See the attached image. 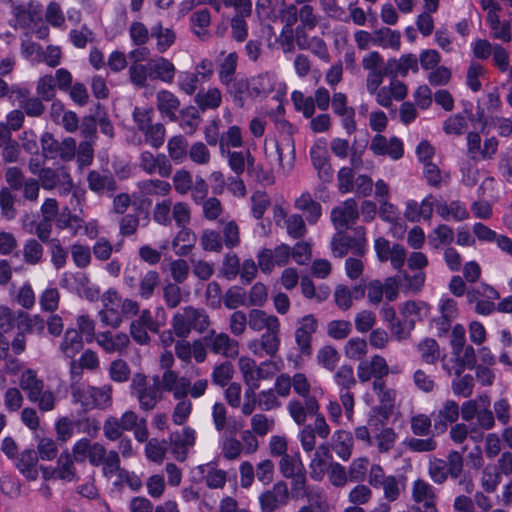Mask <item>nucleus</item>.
Instances as JSON below:
<instances>
[{"label": "nucleus", "instance_id": "obj_29", "mask_svg": "<svg viewBox=\"0 0 512 512\" xmlns=\"http://www.w3.org/2000/svg\"><path fill=\"white\" fill-rule=\"evenodd\" d=\"M74 455L62 452L57 459V473L60 480L70 482L74 480L76 471L74 467Z\"/></svg>", "mask_w": 512, "mask_h": 512}, {"label": "nucleus", "instance_id": "obj_62", "mask_svg": "<svg viewBox=\"0 0 512 512\" xmlns=\"http://www.w3.org/2000/svg\"><path fill=\"white\" fill-rule=\"evenodd\" d=\"M55 430L58 440L67 441L72 437L74 431H77L76 421H73L72 418H58L55 423Z\"/></svg>", "mask_w": 512, "mask_h": 512}, {"label": "nucleus", "instance_id": "obj_7", "mask_svg": "<svg viewBox=\"0 0 512 512\" xmlns=\"http://www.w3.org/2000/svg\"><path fill=\"white\" fill-rule=\"evenodd\" d=\"M295 330V342L303 356L312 354V336L318 329V320L313 314L304 315Z\"/></svg>", "mask_w": 512, "mask_h": 512}, {"label": "nucleus", "instance_id": "obj_63", "mask_svg": "<svg viewBox=\"0 0 512 512\" xmlns=\"http://www.w3.org/2000/svg\"><path fill=\"white\" fill-rule=\"evenodd\" d=\"M49 247L51 250V262L56 269H61L66 264L67 251L61 245V242L57 238H53L49 241Z\"/></svg>", "mask_w": 512, "mask_h": 512}, {"label": "nucleus", "instance_id": "obj_35", "mask_svg": "<svg viewBox=\"0 0 512 512\" xmlns=\"http://www.w3.org/2000/svg\"><path fill=\"white\" fill-rule=\"evenodd\" d=\"M291 100L296 111L302 112L305 118H311L315 112V102L312 97H305L301 91L294 90Z\"/></svg>", "mask_w": 512, "mask_h": 512}, {"label": "nucleus", "instance_id": "obj_64", "mask_svg": "<svg viewBox=\"0 0 512 512\" xmlns=\"http://www.w3.org/2000/svg\"><path fill=\"white\" fill-rule=\"evenodd\" d=\"M467 126L465 117L460 113L448 117L443 125V130L449 135H461Z\"/></svg>", "mask_w": 512, "mask_h": 512}, {"label": "nucleus", "instance_id": "obj_28", "mask_svg": "<svg viewBox=\"0 0 512 512\" xmlns=\"http://www.w3.org/2000/svg\"><path fill=\"white\" fill-rule=\"evenodd\" d=\"M238 65V55L236 52H230L218 67V79L221 84L235 78Z\"/></svg>", "mask_w": 512, "mask_h": 512}, {"label": "nucleus", "instance_id": "obj_24", "mask_svg": "<svg viewBox=\"0 0 512 512\" xmlns=\"http://www.w3.org/2000/svg\"><path fill=\"white\" fill-rule=\"evenodd\" d=\"M490 400L488 396H480L478 402L469 400L462 404L460 416H493L489 409Z\"/></svg>", "mask_w": 512, "mask_h": 512}, {"label": "nucleus", "instance_id": "obj_19", "mask_svg": "<svg viewBox=\"0 0 512 512\" xmlns=\"http://www.w3.org/2000/svg\"><path fill=\"white\" fill-rule=\"evenodd\" d=\"M181 229L172 241L173 250L178 256H187L193 249L196 236L194 232L187 227Z\"/></svg>", "mask_w": 512, "mask_h": 512}, {"label": "nucleus", "instance_id": "obj_49", "mask_svg": "<svg viewBox=\"0 0 512 512\" xmlns=\"http://www.w3.org/2000/svg\"><path fill=\"white\" fill-rule=\"evenodd\" d=\"M243 144L242 133L239 126H230L225 134L220 138V149L224 152L225 147L239 148Z\"/></svg>", "mask_w": 512, "mask_h": 512}, {"label": "nucleus", "instance_id": "obj_45", "mask_svg": "<svg viewBox=\"0 0 512 512\" xmlns=\"http://www.w3.org/2000/svg\"><path fill=\"white\" fill-rule=\"evenodd\" d=\"M304 467L300 461L299 454L292 456L284 454L279 462V469L283 477L290 478L297 473L298 469L302 470Z\"/></svg>", "mask_w": 512, "mask_h": 512}, {"label": "nucleus", "instance_id": "obj_50", "mask_svg": "<svg viewBox=\"0 0 512 512\" xmlns=\"http://www.w3.org/2000/svg\"><path fill=\"white\" fill-rule=\"evenodd\" d=\"M42 157L45 159H56L59 155L60 142L54 138L52 133L45 132L41 136Z\"/></svg>", "mask_w": 512, "mask_h": 512}, {"label": "nucleus", "instance_id": "obj_8", "mask_svg": "<svg viewBox=\"0 0 512 512\" xmlns=\"http://www.w3.org/2000/svg\"><path fill=\"white\" fill-rule=\"evenodd\" d=\"M289 500V490L286 482L278 481L271 489L263 491L259 496L261 512H275L286 505Z\"/></svg>", "mask_w": 512, "mask_h": 512}, {"label": "nucleus", "instance_id": "obj_13", "mask_svg": "<svg viewBox=\"0 0 512 512\" xmlns=\"http://www.w3.org/2000/svg\"><path fill=\"white\" fill-rule=\"evenodd\" d=\"M222 85L233 99L234 104L242 108L245 98L249 97V79L246 76H236Z\"/></svg>", "mask_w": 512, "mask_h": 512}, {"label": "nucleus", "instance_id": "obj_36", "mask_svg": "<svg viewBox=\"0 0 512 512\" xmlns=\"http://www.w3.org/2000/svg\"><path fill=\"white\" fill-rule=\"evenodd\" d=\"M160 283L159 273L155 270H149L139 283V295L142 299L148 300L152 297L155 288Z\"/></svg>", "mask_w": 512, "mask_h": 512}, {"label": "nucleus", "instance_id": "obj_2", "mask_svg": "<svg viewBox=\"0 0 512 512\" xmlns=\"http://www.w3.org/2000/svg\"><path fill=\"white\" fill-rule=\"evenodd\" d=\"M292 388L301 398H293L288 403L290 416H322L319 413L317 398L311 393V384L304 373H295L292 377Z\"/></svg>", "mask_w": 512, "mask_h": 512}, {"label": "nucleus", "instance_id": "obj_60", "mask_svg": "<svg viewBox=\"0 0 512 512\" xmlns=\"http://www.w3.org/2000/svg\"><path fill=\"white\" fill-rule=\"evenodd\" d=\"M12 14L15 18V23H13V21L11 20L9 22V25L11 27H14L16 28L17 25L20 26L21 28H27L30 26V24L32 23L33 21V15L32 13L30 12L29 9H27L24 5L22 4H19V5H13L12 7Z\"/></svg>", "mask_w": 512, "mask_h": 512}, {"label": "nucleus", "instance_id": "obj_59", "mask_svg": "<svg viewBox=\"0 0 512 512\" xmlns=\"http://www.w3.org/2000/svg\"><path fill=\"white\" fill-rule=\"evenodd\" d=\"M388 328L391 331L392 337L398 341L404 340L409 337L410 331L414 328V321L407 320L406 318L397 319Z\"/></svg>", "mask_w": 512, "mask_h": 512}, {"label": "nucleus", "instance_id": "obj_11", "mask_svg": "<svg viewBox=\"0 0 512 512\" xmlns=\"http://www.w3.org/2000/svg\"><path fill=\"white\" fill-rule=\"evenodd\" d=\"M149 78L152 80H161L165 83H172L175 76L174 64L164 57H158L148 62Z\"/></svg>", "mask_w": 512, "mask_h": 512}, {"label": "nucleus", "instance_id": "obj_53", "mask_svg": "<svg viewBox=\"0 0 512 512\" xmlns=\"http://www.w3.org/2000/svg\"><path fill=\"white\" fill-rule=\"evenodd\" d=\"M352 240V236L339 232L331 241L333 255L339 258L344 257L351 248Z\"/></svg>", "mask_w": 512, "mask_h": 512}, {"label": "nucleus", "instance_id": "obj_30", "mask_svg": "<svg viewBox=\"0 0 512 512\" xmlns=\"http://www.w3.org/2000/svg\"><path fill=\"white\" fill-rule=\"evenodd\" d=\"M200 122L199 111L194 106L180 110V126L186 134L192 135Z\"/></svg>", "mask_w": 512, "mask_h": 512}, {"label": "nucleus", "instance_id": "obj_4", "mask_svg": "<svg viewBox=\"0 0 512 512\" xmlns=\"http://www.w3.org/2000/svg\"><path fill=\"white\" fill-rule=\"evenodd\" d=\"M20 387L26 392L30 402L37 404L42 412L51 411L55 406V395L44 389V382L33 369H26L20 377Z\"/></svg>", "mask_w": 512, "mask_h": 512}, {"label": "nucleus", "instance_id": "obj_31", "mask_svg": "<svg viewBox=\"0 0 512 512\" xmlns=\"http://www.w3.org/2000/svg\"><path fill=\"white\" fill-rule=\"evenodd\" d=\"M453 239V230L446 224H439L433 232L429 234V244L436 249H438L440 245H450Z\"/></svg>", "mask_w": 512, "mask_h": 512}, {"label": "nucleus", "instance_id": "obj_34", "mask_svg": "<svg viewBox=\"0 0 512 512\" xmlns=\"http://www.w3.org/2000/svg\"><path fill=\"white\" fill-rule=\"evenodd\" d=\"M190 19L194 28L193 31L198 37L203 38L208 35L207 27L211 22V14L207 8L195 11Z\"/></svg>", "mask_w": 512, "mask_h": 512}, {"label": "nucleus", "instance_id": "obj_12", "mask_svg": "<svg viewBox=\"0 0 512 512\" xmlns=\"http://www.w3.org/2000/svg\"><path fill=\"white\" fill-rule=\"evenodd\" d=\"M38 459V454L34 449H25L13 461L16 468L26 479L36 480L38 477L36 469Z\"/></svg>", "mask_w": 512, "mask_h": 512}, {"label": "nucleus", "instance_id": "obj_38", "mask_svg": "<svg viewBox=\"0 0 512 512\" xmlns=\"http://www.w3.org/2000/svg\"><path fill=\"white\" fill-rule=\"evenodd\" d=\"M124 430H129V421L107 418L103 425L104 435L110 441L119 439Z\"/></svg>", "mask_w": 512, "mask_h": 512}, {"label": "nucleus", "instance_id": "obj_56", "mask_svg": "<svg viewBox=\"0 0 512 512\" xmlns=\"http://www.w3.org/2000/svg\"><path fill=\"white\" fill-rule=\"evenodd\" d=\"M149 77V66L133 63L129 67V78L133 85L143 88L147 85V78Z\"/></svg>", "mask_w": 512, "mask_h": 512}, {"label": "nucleus", "instance_id": "obj_21", "mask_svg": "<svg viewBox=\"0 0 512 512\" xmlns=\"http://www.w3.org/2000/svg\"><path fill=\"white\" fill-rule=\"evenodd\" d=\"M83 348V336L74 328H68L61 343V350L68 358H73Z\"/></svg>", "mask_w": 512, "mask_h": 512}, {"label": "nucleus", "instance_id": "obj_48", "mask_svg": "<svg viewBox=\"0 0 512 512\" xmlns=\"http://www.w3.org/2000/svg\"><path fill=\"white\" fill-rule=\"evenodd\" d=\"M344 352L349 359L360 360L367 352V342L363 338H351L345 345Z\"/></svg>", "mask_w": 512, "mask_h": 512}, {"label": "nucleus", "instance_id": "obj_61", "mask_svg": "<svg viewBox=\"0 0 512 512\" xmlns=\"http://www.w3.org/2000/svg\"><path fill=\"white\" fill-rule=\"evenodd\" d=\"M201 245L205 251L220 252L222 250L221 234L214 230H205L201 236Z\"/></svg>", "mask_w": 512, "mask_h": 512}, {"label": "nucleus", "instance_id": "obj_18", "mask_svg": "<svg viewBox=\"0 0 512 512\" xmlns=\"http://www.w3.org/2000/svg\"><path fill=\"white\" fill-rule=\"evenodd\" d=\"M178 98L170 91L161 90L157 93L158 110L170 121H176V111L179 109Z\"/></svg>", "mask_w": 512, "mask_h": 512}, {"label": "nucleus", "instance_id": "obj_23", "mask_svg": "<svg viewBox=\"0 0 512 512\" xmlns=\"http://www.w3.org/2000/svg\"><path fill=\"white\" fill-rule=\"evenodd\" d=\"M151 37L157 40V50L160 53L166 52L176 40L175 32L170 28H163L160 21L152 26Z\"/></svg>", "mask_w": 512, "mask_h": 512}, {"label": "nucleus", "instance_id": "obj_42", "mask_svg": "<svg viewBox=\"0 0 512 512\" xmlns=\"http://www.w3.org/2000/svg\"><path fill=\"white\" fill-rule=\"evenodd\" d=\"M172 181L175 191L180 195H186L192 189V175L185 169L177 170L173 175Z\"/></svg>", "mask_w": 512, "mask_h": 512}, {"label": "nucleus", "instance_id": "obj_39", "mask_svg": "<svg viewBox=\"0 0 512 512\" xmlns=\"http://www.w3.org/2000/svg\"><path fill=\"white\" fill-rule=\"evenodd\" d=\"M165 132L166 130L162 123L152 124L143 131L146 143L155 149L160 148L164 144Z\"/></svg>", "mask_w": 512, "mask_h": 512}, {"label": "nucleus", "instance_id": "obj_47", "mask_svg": "<svg viewBox=\"0 0 512 512\" xmlns=\"http://www.w3.org/2000/svg\"><path fill=\"white\" fill-rule=\"evenodd\" d=\"M199 71L181 72L178 76V85L187 95H193L200 84Z\"/></svg>", "mask_w": 512, "mask_h": 512}, {"label": "nucleus", "instance_id": "obj_54", "mask_svg": "<svg viewBox=\"0 0 512 512\" xmlns=\"http://www.w3.org/2000/svg\"><path fill=\"white\" fill-rule=\"evenodd\" d=\"M233 376V365L226 361L217 365L212 372V381L214 384L221 387L228 385L229 381Z\"/></svg>", "mask_w": 512, "mask_h": 512}, {"label": "nucleus", "instance_id": "obj_33", "mask_svg": "<svg viewBox=\"0 0 512 512\" xmlns=\"http://www.w3.org/2000/svg\"><path fill=\"white\" fill-rule=\"evenodd\" d=\"M418 351L422 360L427 364H435L440 357L437 341L433 338H425L418 344Z\"/></svg>", "mask_w": 512, "mask_h": 512}, {"label": "nucleus", "instance_id": "obj_6", "mask_svg": "<svg viewBox=\"0 0 512 512\" xmlns=\"http://www.w3.org/2000/svg\"><path fill=\"white\" fill-rule=\"evenodd\" d=\"M428 470L430 478L436 484L444 483L448 476L457 479L463 471V457L460 452L452 450L447 461L440 458L430 461Z\"/></svg>", "mask_w": 512, "mask_h": 512}, {"label": "nucleus", "instance_id": "obj_43", "mask_svg": "<svg viewBox=\"0 0 512 512\" xmlns=\"http://www.w3.org/2000/svg\"><path fill=\"white\" fill-rule=\"evenodd\" d=\"M352 325L347 320H332L327 325V334L335 340H343L349 336Z\"/></svg>", "mask_w": 512, "mask_h": 512}, {"label": "nucleus", "instance_id": "obj_14", "mask_svg": "<svg viewBox=\"0 0 512 512\" xmlns=\"http://www.w3.org/2000/svg\"><path fill=\"white\" fill-rule=\"evenodd\" d=\"M243 379L248 386L244 394V403L242 405V413L244 416H249L256 406V393L255 390L259 388L258 368L255 367L243 375Z\"/></svg>", "mask_w": 512, "mask_h": 512}, {"label": "nucleus", "instance_id": "obj_17", "mask_svg": "<svg viewBox=\"0 0 512 512\" xmlns=\"http://www.w3.org/2000/svg\"><path fill=\"white\" fill-rule=\"evenodd\" d=\"M249 327L254 331L267 330H279L280 323L276 316H267L263 310L252 309L249 313L248 319Z\"/></svg>", "mask_w": 512, "mask_h": 512}, {"label": "nucleus", "instance_id": "obj_25", "mask_svg": "<svg viewBox=\"0 0 512 512\" xmlns=\"http://www.w3.org/2000/svg\"><path fill=\"white\" fill-rule=\"evenodd\" d=\"M138 189L144 196H166L171 191L169 182L160 179H147L138 182Z\"/></svg>", "mask_w": 512, "mask_h": 512}, {"label": "nucleus", "instance_id": "obj_57", "mask_svg": "<svg viewBox=\"0 0 512 512\" xmlns=\"http://www.w3.org/2000/svg\"><path fill=\"white\" fill-rule=\"evenodd\" d=\"M288 235L293 239H300L306 234V226L303 217L299 214H292L286 220Z\"/></svg>", "mask_w": 512, "mask_h": 512}, {"label": "nucleus", "instance_id": "obj_5", "mask_svg": "<svg viewBox=\"0 0 512 512\" xmlns=\"http://www.w3.org/2000/svg\"><path fill=\"white\" fill-rule=\"evenodd\" d=\"M72 400L74 403L80 404L84 412L93 409H105L112 402V388L111 386L98 388L73 385Z\"/></svg>", "mask_w": 512, "mask_h": 512}, {"label": "nucleus", "instance_id": "obj_58", "mask_svg": "<svg viewBox=\"0 0 512 512\" xmlns=\"http://www.w3.org/2000/svg\"><path fill=\"white\" fill-rule=\"evenodd\" d=\"M130 372L128 364L122 359L114 360L110 364L109 375L114 382H126L130 377Z\"/></svg>", "mask_w": 512, "mask_h": 512}, {"label": "nucleus", "instance_id": "obj_46", "mask_svg": "<svg viewBox=\"0 0 512 512\" xmlns=\"http://www.w3.org/2000/svg\"><path fill=\"white\" fill-rule=\"evenodd\" d=\"M461 182L464 186L472 188L479 181V169L471 161H463L460 165Z\"/></svg>", "mask_w": 512, "mask_h": 512}, {"label": "nucleus", "instance_id": "obj_32", "mask_svg": "<svg viewBox=\"0 0 512 512\" xmlns=\"http://www.w3.org/2000/svg\"><path fill=\"white\" fill-rule=\"evenodd\" d=\"M375 35L376 37L373 39V43L375 45L390 47L394 50H399L401 38L399 31H392L389 28H383L376 31Z\"/></svg>", "mask_w": 512, "mask_h": 512}, {"label": "nucleus", "instance_id": "obj_10", "mask_svg": "<svg viewBox=\"0 0 512 512\" xmlns=\"http://www.w3.org/2000/svg\"><path fill=\"white\" fill-rule=\"evenodd\" d=\"M207 348L214 354L234 358L238 355V342L232 340L226 333H219L206 338Z\"/></svg>", "mask_w": 512, "mask_h": 512}, {"label": "nucleus", "instance_id": "obj_9", "mask_svg": "<svg viewBox=\"0 0 512 512\" xmlns=\"http://www.w3.org/2000/svg\"><path fill=\"white\" fill-rule=\"evenodd\" d=\"M359 218L358 204L354 198L346 199L342 206L331 211V221L336 229L350 228Z\"/></svg>", "mask_w": 512, "mask_h": 512}, {"label": "nucleus", "instance_id": "obj_15", "mask_svg": "<svg viewBox=\"0 0 512 512\" xmlns=\"http://www.w3.org/2000/svg\"><path fill=\"white\" fill-rule=\"evenodd\" d=\"M87 182L89 189L97 194H102L106 190L112 195L117 190V182L111 174L91 170L87 175Z\"/></svg>", "mask_w": 512, "mask_h": 512}, {"label": "nucleus", "instance_id": "obj_22", "mask_svg": "<svg viewBox=\"0 0 512 512\" xmlns=\"http://www.w3.org/2000/svg\"><path fill=\"white\" fill-rule=\"evenodd\" d=\"M194 102L201 111L216 109L222 102L221 91L216 87L210 88L206 92L199 90L194 96Z\"/></svg>", "mask_w": 512, "mask_h": 512}, {"label": "nucleus", "instance_id": "obj_1", "mask_svg": "<svg viewBox=\"0 0 512 512\" xmlns=\"http://www.w3.org/2000/svg\"><path fill=\"white\" fill-rule=\"evenodd\" d=\"M73 454L76 462L89 461L94 467H101L103 475L110 479L119 470L121 465L120 456L117 451L110 450L98 443H91L87 438H81L73 446Z\"/></svg>", "mask_w": 512, "mask_h": 512}, {"label": "nucleus", "instance_id": "obj_3", "mask_svg": "<svg viewBox=\"0 0 512 512\" xmlns=\"http://www.w3.org/2000/svg\"><path fill=\"white\" fill-rule=\"evenodd\" d=\"M151 380L152 383H149L144 373H136L130 383L131 391L137 397L143 411H151L164 398V393L159 386L160 376L153 375Z\"/></svg>", "mask_w": 512, "mask_h": 512}, {"label": "nucleus", "instance_id": "obj_27", "mask_svg": "<svg viewBox=\"0 0 512 512\" xmlns=\"http://www.w3.org/2000/svg\"><path fill=\"white\" fill-rule=\"evenodd\" d=\"M188 141L183 135H175L168 140L169 157L177 164L182 163L188 153Z\"/></svg>", "mask_w": 512, "mask_h": 512}, {"label": "nucleus", "instance_id": "obj_41", "mask_svg": "<svg viewBox=\"0 0 512 512\" xmlns=\"http://www.w3.org/2000/svg\"><path fill=\"white\" fill-rule=\"evenodd\" d=\"M309 154L314 168L330 162L325 139H318L310 148Z\"/></svg>", "mask_w": 512, "mask_h": 512}, {"label": "nucleus", "instance_id": "obj_26", "mask_svg": "<svg viewBox=\"0 0 512 512\" xmlns=\"http://www.w3.org/2000/svg\"><path fill=\"white\" fill-rule=\"evenodd\" d=\"M183 313L192 330L202 333L208 328L209 317L204 309L188 306L184 308Z\"/></svg>", "mask_w": 512, "mask_h": 512}, {"label": "nucleus", "instance_id": "obj_55", "mask_svg": "<svg viewBox=\"0 0 512 512\" xmlns=\"http://www.w3.org/2000/svg\"><path fill=\"white\" fill-rule=\"evenodd\" d=\"M334 379L340 391L350 390L356 384L353 368L348 365H342L335 373Z\"/></svg>", "mask_w": 512, "mask_h": 512}, {"label": "nucleus", "instance_id": "obj_44", "mask_svg": "<svg viewBox=\"0 0 512 512\" xmlns=\"http://www.w3.org/2000/svg\"><path fill=\"white\" fill-rule=\"evenodd\" d=\"M252 215L256 220L263 218L266 210L270 206V199L265 191H256L251 196Z\"/></svg>", "mask_w": 512, "mask_h": 512}, {"label": "nucleus", "instance_id": "obj_51", "mask_svg": "<svg viewBox=\"0 0 512 512\" xmlns=\"http://www.w3.org/2000/svg\"><path fill=\"white\" fill-rule=\"evenodd\" d=\"M246 294L239 286L230 287L223 296V304L228 309H236L245 304Z\"/></svg>", "mask_w": 512, "mask_h": 512}, {"label": "nucleus", "instance_id": "obj_40", "mask_svg": "<svg viewBox=\"0 0 512 512\" xmlns=\"http://www.w3.org/2000/svg\"><path fill=\"white\" fill-rule=\"evenodd\" d=\"M37 94L43 101H52L56 94V82L52 75L40 77L36 87Z\"/></svg>", "mask_w": 512, "mask_h": 512}, {"label": "nucleus", "instance_id": "obj_16", "mask_svg": "<svg viewBox=\"0 0 512 512\" xmlns=\"http://www.w3.org/2000/svg\"><path fill=\"white\" fill-rule=\"evenodd\" d=\"M274 89V82L269 74L260 73L249 81V98H266Z\"/></svg>", "mask_w": 512, "mask_h": 512}, {"label": "nucleus", "instance_id": "obj_20", "mask_svg": "<svg viewBox=\"0 0 512 512\" xmlns=\"http://www.w3.org/2000/svg\"><path fill=\"white\" fill-rule=\"evenodd\" d=\"M242 426V424L234 421L233 428H228L225 431L226 440L223 443V454L224 457L229 460L236 459L241 454L242 444L235 438V436Z\"/></svg>", "mask_w": 512, "mask_h": 512}, {"label": "nucleus", "instance_id": "obj_37", "mask_svg": "<svg viewBox=\"0 0 512 512\" xmlns=\"http://www.w3.org/2000/svg\"><path fill=\"white\" fill-rule=\"evenodd\" d=\"M340 355L331 345H325L317 353V362L319 365L329 371H333L339 362Z\"/></svg>", "mask_w": 512, "mask_h": 512}, {"label": "nucleus", "instance_id": "obj_52", "mask_svg": "<svg viewBox=\"0 0 512 512\" xmlns=\"http://www.w3.org/2000/svg\"><path fill=\"white\" fill-rule=\"evenodd\" d=\"M355 180L356 179L352 168L346 166L340 168L337 174L339 192L341 194L352 192L354 190Z\"/></svg>", "mask_w": 512, "mask_h": 512}]
</instances>
